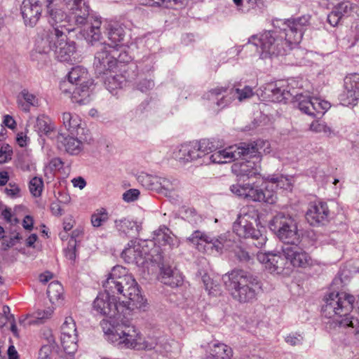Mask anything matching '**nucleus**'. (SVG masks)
<instances>
[{"instance_id": "1", "label": "nucleus", "mask_w": 359, "mask_h": 359, "mask_svg": "<svg viewBox=\"0 0 359 359\" xmlns=\"http://www.w3.org/2000/svg\"><path fill=\"white\" fill-rule=\"evenodd\" d=\"M310 20V15L287 20H273V30L265 31L259 36L253 35L248 43L260 47L262 58L287 55L290 51L295 55L299 52L295 46L302 41Z\"/></svg>"}, {"instance_id": "2", "label": "nucleus", "mask_w": 359, "mask_h": 359, "mask_svg": "<svg viewBox=\"0 0 359 359\" xmlns=\"http://www.w3.org/2000/svg\"><path fill=\"white\" fill-rule=\"evenodd\" d=\"M340 276L334 278L332 287L334 290L343 287ZM325 304L322 306L323 316L328 318L326 327L332 334H353L359 340V320L349 315L353 308L355 297L339 291H333L324 297Z\"/></svg>"}, {"instance_id": "3", "label": "nucleus", "mask_w": 359, "mask_h": 359, "mask_svg": "<svg viewBox=\"0 0 359 359\" xmlns=\"http://www.w3.org/2000/svg\"><path fill=\"white\" fill-rule=\"evenodd\" d=\"M222 280L231 297L241 304L253 303L262 291L259 278L243 269H233L223 275Z\"/></svg>"}, {"instance_id": "4", "label": "nucleus", "mask_w": 359, "mask_h": 359, "mask_svg": "<svg viewBox=\"0 0 359 359\" xmlns=\"http://www.w3.org/2000/svg\"><path fill=\"white\" fill-rule=\"evenodd\" d=\"M102 286L106 291L127 297V302L123 303L130 310L140 309L144 305L145 300L136 280L122 266L116 265L112 268Z\"/></svg>"}, {"instance_id": "5", "label": "nucleus", "mask_w": 359, "mask_h": 359, "mask_svg": "<svg viewBox=\"0 0 359 359\" xmlns=\"http://www.w3.org/2000/svg\"><path fill=\"white\" fill-rule=\"evenodd\" d=\"M70 11L69 20L74 27L81 28L80 33L88 43L95 44L102 39L100 18L90 15L88 0H65Z\"/></svg>"}, {"instance_id": "6", "label": "nucleus", "mask_w": 359, "mask_h": 359, "mask_svg": "<svg viewBox=\"0 0 359 359\" xmlns=\"http://www.w3.org/2000/svg\"><path fill=\"white\" fill-rule=\"evenodd\" d=\"M67 81L60 85L61 91L72 95L73 102L86 104L90 102V90L93 81L87 69L81 66L73 67L67 75Z\"/></svg>"}, {"instance_id": "7", "label": "nucleus", "mask_w": 359, "mask_h": 359, "mask_svg": "<svg viewBox=\"0 0 359 359\" xmlns=\"http://www.w3.org/2000/svg\"><path fill=\"white\" fill-rule=\"evenodd\" d=\"M245 145H250L253 148V153L250 154H239V158L241 161L235 162L231 166V170L240 179L247 177L250 179L259 175L260 170V161L262 153L265 151L264 147L269 143L266 141L258 140L257 141L246 143L241 142Z\"/></svg>"}, {"instance_id": "8", "label": "nucleus", "mask_w": 359, "mask_h": 359, "mask_svg": "<svg viewBox=\"0 0 359 359\" xmlns=\"http://www.w3.org/2000/svg\"><path fill=\"white\" fill-rule=\"evenodd\" d=\"M269 229L285 245L301 241L297 217L287 212H278L269 224Z\"/></svg>"}, {"instance_id": "9", "label": "nucleus", "mask_w": 359, "mask_h": 359, "mask_svg": "<svg viewBox=\"0 0 359 359\" xmlns=\"http://www.w3.org/2000/svg\"><path fill=\"white\" fill-rule=\"evenodd\" d=\"M231 191L239 198L253 202H262L274 204L277 200L276 192L269 189V184L265 180L259 185L257 182L235 184L230 187Z\"/></svg>"}, {"instance_id": "10", "label": "nucleus", "mask_w": 359, "mask_h": 359, "mask_svg": "<svg viewBox=\"0 0 359 359\" xmlns=\"http://www.w3.org/2000/svg\"><path fill=\"white\" fill-rule=\"evenodd\" d=\"M252 220L256 222L249 214L239 215L233 224V231L240 238L252 240V245L262 248L266 243V236L254 227Z\"/></svg>"}, {"instance_id": "11", "label": "nucleus", "mask_w": 359, "mask_h": 359, "mask_svg": "<svg viewBox=\"0 0 359 359\" xmlns=\"http://www.w3.org/2000/svg\"><path fill=\"white\" fill-rule=\"evenodd\" d=\"M152 262L156 263L160 269V279L163 284L172 287H178L182 284V275L172 266L169 257L164 256L161 252L157 251V253L152 256Z\"/></svg>"}, {"instance_id": "12", "label": "nucleus", "mask_w": 359, "mask_h": 359, "mask_svg": "<svg viewBox=\"0 0 359 359\" xmlns=\"http://www.w3.org/2000/svg\"><path fill=\"white\" fill-rule=\"evenodd\" d=\"M250 145L240 144L238 146L234 145L224 149H217L210 156H205L202 160L201 164L209 165L210 163L223 164L228 163L239 158V154L253 153V148Z\"/></svg>"}, {"instance_id": "13", "label": "nucleus", "mask_w": 359, "mask_h": 359, "mask_svg": "<svg viewBox=\"0 0 359 359\" xmlns=\"http://www.w3.org/2000/svg\"><path fill=\"white\" fill-rule=\"evenodd\" d=\"M116 294H112V292L106 291L100 292L94 300L93 308L97 313L101 316H108L110 318H115L118 315L121 311L120 309L126 307L129 309L126 304L123 303L118 304L117 298L115 297ZM123 312V311H121Z\"/></svg>"}, {"instance_id": "14", "label": "nucleus", "mask_w": 359, "mask_h": 359, "mask_svg": "<svg viewBox=\"0 0 359 359\" xmlns=\"http://www.w3.org/2000/svg\"><path fill=\"white\" fill-rule=\"evenodd\" d=\"M100 42V41L95 44H99L100 49L95 54L93 65L95 72L101 75L105 74L107 72L111 71L116 67L118 50L114 49L110 50L111 48L106 43Z\"/></svg>"}, {"instance_id": "15", "label": "nucleus", "mask_w": 359, "mask_h": 359, "mask_svg": "<svg viewBox=\"0 0 359 359\" xmlns=\"http://www.w3.org/2000/svg\"><path fill=\"white\" fill-rule=\"evenodd\" d=\"M187 242L196 245L199 251H206V246L210 250L222 252L224 243L226 241L225 236H219L217 238L211 237L205 232L196 230L187 238Z\"/></svg>"}, {"instance_id": "16", "label": "nucleus", "mask_w": 359, "mask_h": 359, "mask_svg": "<svg viewBox=\"0 0 359 359\" xmlns=\"http://www.w3.org/2000/svg\"><path fill=\"white\" fill-rule=\"evenodd\" d=\"M140 332L134 326H121L116 330L115 334H111V343L120 348L135 349Z\"/></svg>"}, {"instance_id": "17", "label": "nucleus", "mask_w": 359, "mask_h": 359, "mask_svg": "<svg viewBox=\"0 0 359 359\" xmlns=\"http://www.w3.org/2000/svg\"><path fill=\"white\" fill-rule=\"evenodd\" d=\"M339 99L344 106H355L359 99V74H351L344 78V90Z\"/></svg>"}, {"instance_id": "18", "label": "nucleus", "mask_w": 359, "mask_h": 359, "mask_svg": "<svg viewBox=\"0 0 359 359\" xmlns=\"http://www.w3.org/2000/svg\"><path fill=\"white\" fill-rule=\"evenodd\" d=\"M330 210L323 201H316L310 205L306 212V218L311 226L325 225L329 221Z\"/></svg>"}, {"instance_id": "19", "label": "nucleus", "mask_w": 359, "mask_h": 359, "mask_svg": "<svg viewBox=\"0 0 359 359\" xmlns=\"http://www.w3.org/2000/svg\"><path fill=\"white\" fill-rule=\"evenodd\" d=\"M20 12L25 25L34 27L41 15V3L39 0H23L20 6Z\"/></svg>"}, {"instance_id": "20", "label": "nucleus", "mask_w": 359, "mask_h": 359, "mask_svg": "<svg viewBox=\"0 0 359 359\" xmlns=\"http://www.w3.org/2000/svg\"><path fill=\"white\" fill-rule=\"evenodd\" d=\"M47 13L48 15V22L53 27L52 29H56L62 31L63 34L67 32H73L76 27L68 19L67 15L62 10L53 8L52 5H47Z\"/></svg>"}, {"instance_id": "21", "label": "nucleus", "mask_w": 359, "mask_h": 359, "mask_svg": "<svg viewBox=\"0 0 359 359\" xmlns=\"http://www.w3.org/2000/svg\"><path fill=\"white\" fill-rule=\"evenodd\" d=\"M299 244H290L283 246V252L289 262L294 267L305 268L311 264V258L302 248L299 247Z\"/></svg>"}, {"instance_id": "22", "label": "nucleus", "mask_w": 359, "mask_h": 359, "mask_svg": "<svg viewBox=\"0 0 359 359\" xmlns=\"http://www.w3.org/2000/svg\"><path fill=\"white\" fill-rule=\"evenodd\" d=\"M60 37L64 38L62 31H59L57 28L49 29L46 32L43 36L36 39L35 48L42 52L50 53L55 51L57 41Z\"/></svg>"}, {"instance_id": "23", "label": "nucleus", "mask_w": 359, "mask_h": 359, "mask_svg": "<svg viewBox=\"0 0 359 359\" xmlns=\"http://www.w3.org/2000/svg\"><path fill=\"white\" fill-rule=\"evenodd\" d=\"M57 147L70 155H78L83 149V143L78 138L57 133L56 135Z\"/></svg>"}, {"instance_id": "24", "label": "nucleus", "mask_w": 359, "mask_h": 359, "mask_svg": "<svg viewBox=\"0 0 359 359\" xmlns=\"http://www.w3.org/2000/svg\"><path fill=\"white\" fill-rule=\"evenodd\" d=\"M76 51V43L74 41H67V35L60 37L54 51L56 59L60 62L72 61V56Z\"/></svg>"}, {"instance_id": "25", "label": "nucleus", "mask_w": 359, "mask_h": 359, "mask_svg": "<svg viewBox=\"0 0 359 359\" xmlns=\"http://www.w3.org/2000/svg\"><path fill=\"white\" fill-rule=\"evenodd\" d=\"M197 147L196 142L182 144L175 152V158L183 163L202 158Z\"/></svg>"}, {"instance_id": "26", "label": "nucleus", "mask_w": 359, "mask_h": 359, "mask_svg": "<svg viewBox=\"0 0 359 359\" xmlns=\"http://www.w3.org/2000/svg\"><path fill=\"white\" fill-rule=\"evenodd\" d=\"M107 30V34L109 41L110 44H107V46L117 50L118 47H121L124 45L126 31L120 25L116 23L109 24L105 27Z\"/></svg>"}, {"instance_id": "27", "label": "nucleus", "mask_w": 359, "mask_h": 359, "mask_svg": "<svg viewBox=\"0 0 359 359\" xmlns=\"http://www.w3.org/2000/svg\"><path fill=\"white\" fill-rule=\"evenodd\" d=\"M34 130L40 137L46 136L50 140L56 138L55 127L52 121L46 116H38L34 125Z\"/></svg>"}, {"instance_id": "28", "label": "nucleus", "mask_w": 359, "mask_h": 359, "mask_svg": "<svg viewBox=\"0 0 359 359\" xmlns=\"http://www.w3.org/2000/svg\"><path fill=\"white\" fill-rule=\"evenodd\" d=\"M115 228L119 233L124 234L127 237H136L142 229L141 224L137 222L121 218L114 221Z\"/></svg>"}, {"instance_id": "29", "label": "nucleus", "mask_w": 359, "mask_h": 359, "mask_svg": "<svg viewBox=\"0 0 359 359\" xmlns=\"http://www.w3.org/2000/svg\"><path fill=\"white\" fill-rule=\"evenodd\" d=\"M228 88L221 87L211 89L208 93V99L212 101L217 107L220 109L228 106L234 99L233 95H224L226 93Z\"/></svg>"}, {"instance_id": "30", "label": "nucleus", "mask_w": 359, "mask_h": 359, "mask_svg": "<svg viewBox=\"0 0 359 359\" xmlns=\"http://www.w3.org/2000/svg\"><path fill=\"white\" fill-rule=\"evenodd\" d=\"M135 350H154L156 353H158L160 354H163V353L161 343L158 341L157 338L153 337H142L141 333L140 334V339H138V342Z\"/></svg>"}, {"instance_id": "31", "label": "nucleus", "mask_w": 359, "mask_h": 359, "mask_svg": "<svg viewBox=\"0 0 359 359\" xmlns=\"http://www.w3.org/2000/svg\"><path fill=\"white\" fill-rule=\"evenodd\" d=\"M196 144L198 146V150L201 151L200 154L202 160H203L205 156H210V154L222 147V143L221 142L216 141L213 139H202L198 142H196Z\"/></svg>"}, {"instance_id": "32", "label": "nucleus", "mask_w": 359, "mask_h": 359, "mask_svg": "<svg viewBox=\"0 0 359 359\" xmlns=\"http://www.w3.org/2000/svg\"><path fill=\"white\" fill-rule=\"evenodd\" d=\"M265 93L272 102H280L288 100L290 92L282 87L277 86L276 84H269L265 88Z\"/></svg>"}, {"instance_id": "33", "label": "nucleus", "mask_w": 359, "mask_h": 359, "mask_svg": "<svg viewBox=\"0 0 359 359\" xmlns=\"http://www.w3.org/2000/svg\"><path fill=\"white\" fill-rule=\"evenodd\" d=\"M158 181L159 187H158L157 192L164 194L166 196H170L180 185V182L172 177L167 178L158 177Z\"/></svg>"}, {"instance_id": "34", "label": "nucleus", "mask_w": 359, "mask_h": 359, "mask_svg": "<svg viewBox=\"0 0 359 359\" xmlns=\"http://www.w3.org/2000/svg\"><path fill=\"white\" fill-rule=\"evenodd\" d=\"M288 262L289 260L286 258L283 247L281 252L278 251L273 252L270 272L276 273H282Z\"/></svg>"}, {"instance_id": "35", "label": "nucleus", "mask_w": 359, "mask_h": 359, "mask_svg": "<svg viewBox=\"0 0 359 359\" xmlns=\"http://www.w3.org/2000/svg\"><path fill=\"white\" fill-rule=\"evenodd\" d=\"M232 356L231 348L224 344L216 343L211 348L210 356L207 359H230Z\"/></svg>"}, {"instance_id": "36", "label": "nucleus", "mask_w": 359, "mask_h": 359, "mask_svg": "<svg viewBox=\"0 0 359 359\" xmlns=\"http://www.w3.org/2000/svg\"><path fill=\"white\" fill-rule=\"evenodd\" d=\"M170 231L168 228L165 226H161L157 230L154 231V240L155 243L165 246L168 245L171 247L173 241V238L170 236Z\"/></svg>"}, {"instance_id": "37", "label": "nucleus", "mask_w": 359, "mask_h": 359, "mask_svg": "<svg viewBox=\"0 0 359 359\" xmlns=\"http://www.w3.org/2000/svg\"><path fill=\"white\" fill-rule=\"evenodd\" d=\"M267 184H269V189L279 187L280 189H287L291 187L290 180L283 175H269L266 179Z\"/></svg>"}, {"instance_id": "38", "label": "nucleus", "mask_w": 359, "mask_h": 359, "mask_svg": "<svg viewBox=\"0 0 359 359\" xmlns=\"http://www.w3.org/2000/svg\"><path fill=\"white\" fill-rule=\"evenodd\" d=\"M158 176L151 175L147 173H141L137 177V181L147 189L157 191L159 185L158 184Z\"/></svg>"}, {"instance_id": "39", "label": "nucleus", "mask_w": 359, "mask_h": 359, "mask_svg": "<svg viewBox=\"0 0 359 359\" xmlns=\"http://www.w3.org/2000/svg\"><path fill=\"white\" fill-rule=\"evenodd\" d=\"M80 118L74 114L64 112L62 115V122L65 128L71 132H74L81 125Z\"/></svg>"}, {"instance_id": "40", "label": "nucleus", "mask_w": 359, "mask_h": 359, "mask_svg": "<svg viewBox=\"0 0 359 359\" xmlns=\"http://www.w3.org/2000/svg\"><path fill=\"white\" fill-rule=\"evenodd\" d=\"M295 102L298 108L306 114L311 116L313 107V97L307 95L297 94L295 96Z\"/></svg>"}, {"instance_id": "41", "label": "nucleus", "mask_w": 359, "mask_h": 359, "mask_svg": "<svg viewBox=\"0 0 359 359\" xmlns=\"http://www.w3.org/2000/svg\"><path fill=\"white\" fill-rule=\"evenodd\" d=\"M61 344L64 348L65 352L69 355L72 356L74 355L78 348V336L77 335H72V336H61Z\"/></svg>"}, {"instance_id": "42", "label": "nucleus", "mask_w": 359, "mask_h": 359, "mask_svg": "<svg viewBox=\"0 0 359 359\" xmlns=\"http://www.w3.org/2000/svg\"><path fill=\"white\" fill-rule=\"evenodd\" d=\"M310 129L316 133H322L327 137H333L337 135V132L329 126L325 122L321 121H316L312 122Z\"/></svg>"}, {"instance_id": "43", "label": "nucleus", "mask_w": 359, "mask_h": 359, "mask_svg": "<svg viewBox=\"0 0 359 359\" xmlns=\"http://www.w3.org/2000/svg\"><path fill=\"white\" fill-rule=\"evenodd\" d=\"M63 293V287L58 281L51 282L47 289V295L50 302L60 299Z\"/></svg>"}, {"instance_id": "44", "label": "nucleus", "mask_w": 359, "mask_h": 359, "mask_svg": "<svg viewBox=\"0 0 359 359\" xmlns=\"http://www.w3.org/2000/svg\"><path fill=\"white\" fill-rule=\"evenodd\" d=\"M311 116H321L330 107V104L317 97H313Z\"/></svg>"}, {"instance_id": "45", "label": "nucleus", "mask_w": 359, "mask_h": 359, "mask_svg": "<svg viewBox=\"0 0 359 359\" xmlns=\"http://www.w3.org/2000/svg\"><path fill=\"white\" fill-rule=\"evenodd\" d=\"M355 6L348 1H342L333 7V10L342 19L343 17L348 16L353 11Z\"/></svg>"}, {"instance_id": "46", "label": "nucleus", "mask_w": 359, "mask_h": 359, "mask_svg": "<svg viewBox=\"0 0 359 359\" xmlns=\"http://www.w3.org/2000/svg\"><path fill=\"white\" fill-rule=\"evenodd\" d=\"M77 335L76 323L72 317L69 316L65 318V322L61 327V336Z\"/></svg>"}, {"instance_id": "47", "label": "nucleus", "mask_w": 359, "mask_h": 359, "mask_svg": "<svg viewBox=\"0 0 359 359\" xmlns=\"http://www.w3.org/2000/svg\"><path fill=\"white\" fill-rule=\"evenodd\" d=\"M43 188V181L41 177H34L29 183L30 193L34 197H39L41 195Z\"/></svg>"}, {"instance_id": "48", "label": "nucleus", "mask_w": 359, "mask_h": 359, "mask_svg": "<svg viewBox=\"0 0 359 359\" xmlns=\"http://www.w3.org/2000/svg\"><path fill=\"white\" fill-rule=\"evenodd\" d=\"M30 57L32 61L36 62L40 67L45 65L49 60L48 53L39 51L36 48L31 51Z\"/></svg>"}, {"instance_id": "49", "label": "nucleus", "mask_w": 359, "mask_h": 359, "mask_svg": "<svg viewBox=\"0 0 359 359\" xmlns=\"http://www.w3.org/2000/svg\"><path fill=\"white\" fill-rule=\"evenodd\" d=\"M108 219V213L104 208L97 210L91 216V223L94 227H100Z\"/></svg>"}, {"instance_id": "50", "label": "nucleus", "mask_w": 359, "mask_h": 359, "mask_svg": "<svg viewBox=\"0 0 359 359\" xmlns=\"http://www.w3.org/2000/svg\"><path fill=\"white\" fill-rule=\"evenodd\" d=\"M230 94L233 95V97L237 96L240 101L249 98L253 95L252 88L250 86H245L243 89L233 88L230 90Z\"/></svg>"}, {"instance_id": "51", "label": "nucleus", "mask_w": 359, "mask_h": 359, "mask_svg": "<svg viewBox=\"0 0 359 359\" xmlns=\"http://www.w3.org/2000/svg\"><path fill=\"white\" fill-rule=\"evenodd\" d=\"M100 325L102 328V330L106 336V339L107 341L111 343V339H110V336L111 334H115L116 330L117 328H120L121 326L114 327L110 322L107 320H102L100 322Z\"/></svg>"}, {"instance_id": "52", "label": "nucleus", "mask_w": 359, "mask_h": 359, "mask_svg": "<svg viewBox=\"0 0 359 359\" xmlns=\"http://www.w3.org/2000/svg\"><path fill=\"white\" fill-rule=\"evenodd\" d=\"M304 339V336L298 332L290 333L285 338V342L292 346L302 345Z\"/></svg>"}, {"instance_id": "53", "label": "nucleus", "mask_w": 359, "mask_h": 359, "mask_svg": "<svg viewBox=\"0 0 359 359\" xmlns=\"http://www.w3.org/2000/svg\"><path fill=\"white\" fill-rule=\"evenodd\" d=\"M104 86L111 93L113 92V90L121 88V83L118 81V78L115 76H107L104 81Z\"/></svg>"}, {"instance_id": "54", "label": "nucleus", "mask_w": 359, "mask_h": 359, "mask_svg": "<svg viewBox=\"0 0 359 359\" xmlns=\"http://www.w3.org/2000/svg\"><path fill=\"white\" fill-rule=\"evenodd\" d=\"M263 6L264 1L262 0H244L243 8H240L239 10L245 13L251 9L262 8Z\"/></svg>"}, {"instance_id": "55", "label": "nucleus", "mask_w": 359, "mask_h": 359, "mask_svg": "<svg viewBox=\"0 0 359 359\" xmlns=\"http://www.w3.org/2000/svg\"><path fill=\"white\" fill-rule=\"evenodd\" d=\"M53 313V309L51 307H48L43 310H38L34 313L36 322L39 323H43L44 320L50 318L52 316Z\"/></svg>"}, {"instance_id": "56", "label": "nucleus", "mask_w": 359, "mask_h": 359, "mask_svg": "<svg viewBox=\"0 0 359 359\" xmlns=\"http://www.w3.org/2000/svg\"><path fill=\"white\" fill-rule=\"evenodd\" d=\"M273 252H267L265 253H259L257 255V259L259 262L264 264L266 269L270 271L271 266L272 255Z\"/></svg>"}, {"instance_id": "57", "label": "nucleus", "mask_w": 359, "mask_h": 359, "mask_svg": "<svg viewBox=\"0 0 359 359\" xmlns=\"http://www.w3.org/2000/svg\"><path fill=\"white\" fill-rule=\"evenodd\" d=\"M140 191L136 189H130L123 194V199L128 203L133 202L137 200L140 196Z\"/></svg>"}, {"instance_id": "58", "label": "nucleus", "mask_w": 359, "mask_h": 359, "mask_svg": "<svg viewBox=\"0 0 359 359\" xmlns=\"http://www.w3.org/2000/svg\"><path fill=\"white\" fill-rule=\"evenodd\" d=\"M154 86V82L151 79H143L140 81L137 85V88L142 93H147L151 90Z\"/></svg>"}, {"instance_id": "59", "label": "nucleus", "mask_w": 359, "mask_h": 359, "mask_svg": "<svg viewBox=\"0 0 359 359\" xmlns=\"http://www.w3.org/2000/svg\"><path fill=\"white\" fill-rule=\"evenodd\" d=\"M76 240L70 239L68 243V247L66 250V257L70 260L76 259Z\"/></svg>"}, {"instance_id": "60", "label": "nucleus", "mask_w": 359, "mask_h": 359, "mask_svg": "<svg viewBox=\"0 0 359 359\" xmlns=\"http://www.w3.org/2000/svg\"><path fill=\"white\" fill-rule=\"evenodd\" d=\"M185 212L189 222L193 225H196L198 222H201V217L196 212L195 210L189 208L186 210Z\"/></svg>"}, {"instance_id": "61", "label": "nucleus", "mask_w": 359, "mask_h": 359, "mask_svg": "<svg viewBox=\"0 0 359 359\" xmlns=\"http://www.w3.org/2000/svg\"><path fill=\"white\" fill-rule=\"evenodd\" d=\"M4 191L8 196L13 198L19 196L20 189L16 184L9 183L8 187L5 188Z\"/></svg>"}, {"instance_id": "62", "label": "nucleus", "mask_w": 359, "mask_h": 359, "mask_svg": "<svg viewBox=\"0 0 359 359\" xmlns=\"http://www.w3.org/2000/svg\"><path fill=\"white\" fill-rule=\"evenodd\" d=\"M52 353V347L50 345L43 346L39 352V359H50Z\"/></svg>"}, {"instance_id": "63", "label": "nucleus", "mask_w": 359, "mask_h": 359, "mask_svg": "<svg viewBox=\"0 0 359 359\" xmlns=\"http://www.w3.org/2000/svg\"><path fill=\"white\" fill-rule=\"evenodd\" d=\"M21 95L24 100L27 102L29 106H34L36 100V97L33 94L30 93L27 90L24 89L21 92Z\"/></svg>"}, {"instance_id": "64", "label": "nucleus", "mask_w": 359, "mask_h": 359, "mask_svg": "<svg viewBox=\"0 0 359 359\" xmlns=\"http://www.w3.org/2000/svg\"><path fill=\"white\" fill-rule=\"evenodd\" d=\"M341 20V19L339 17L338 15H337L333 9L327 15V22L332 27L338 25Z\"/></svg>"}]
</instances>
